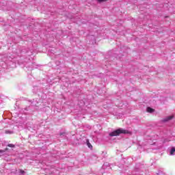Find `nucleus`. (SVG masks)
I'll use <instances>...</instances> for the list:
<instances>
[{"mask_svg": "<svg viewBox=\"0 0 175 175\" xmlns=\"http://www.w3.org/2000/svg\"><path fill=\"white\" fill-rule=\"evenodd\" d=\"M175 152V148H172L170 150V154L171 155H173V154H174Z\"/></svg>", "mask_w": 175, "mask_h": 175, "instance_id": "nucleus-5", "label": "nucleus"}, {"mask_svg": "<svg viewBox=\"0 0 175 175\" xmlns=\"http://www.w3.org/2000/svg\"><path fill=\"white\" fill-rule=\"evenodd\" d=\"M19 172H20L21 174H24L25 173V171H24L23 170H19Z\"/></svg>", "mask_w": 175, "mask_h": 175, "instance_id": "nucleus-8", "label": "nucleus"}, {"mask_svg": "<svg viewBox=\"0 0 175 175\" xmlns=\"http://www.w3.org/2000/svg\"><path fill=\"white\" fill-rule=\"evenodd\" d=\"M147 111H148V113H154L155 111V109H154L151 107H148L147 108Z\"/></svg>", "mask_w": 175, "mask_h": 175, "instance_id": "nucleus-3", "label": "nucleus"}, {"mask_svg": "<svg viewBox=\"0 0 175 175\" xmlns=\"http://www.w3.org/2000/svg\"><path fill=\"white\" fill-rule=\"evenodd\" d=\"M107 1L109 0H97V2H98V3H102V2H107Z\"/></svg>", "mask_w": 175, "mask_h": 175, "instance_id": "nucleus-7", "label": "nucleus"}, {"mask_svg": "<svg viewBox=\"0 0 175 175\" xmlns=\"http://www.w3.org/2000/svg\"><path fill=\"white\" fill-rule=\"evenodd\" d=\"M87 146L89 147V148H92V145H91L89 140H87Z\"/></svg>", "mask_w": 175, "mask_h": 175, "instance_id": "nucleus-4", "label": "nucleus"}, {"mask_svg": "<svg viewBox=\"0 0 175 175\" xmlns=\"http://www.w3.org/2000/svg\"><path fill=\"white\" fill-rule=\"evenodd\" d=\"M173 118V116H168L163 120L164 122H167V121H170Z\"/></svg>", "mask_w": 175, "mask_h": 175, "instance_id": "nucleus-2", "label": "nucleus"}, {"mask_svg": "<svg viewBox=\"0 0 175 175\" xmlns=\"http://www.w3.org/2000/svg\"><path fill=\"white\" fill-rule=\"evenodd\" d=\"M121 133H122L124 135H132V133L131 131L120 128V129H118L117 130L110 133L109 136H111V137H113L114 136H120V135H121Z\"/></svg>", "mask_w": 175, "mask_h": 175, "instance_id": "nucleus-1", "label": "nucleus"}, {"mask_svg": "<svg viewBox=\"0 0 175 175\" xmlns=\"http://www.w3.org/2000/svg\"><path fill=\"white\" fill-rule=\"evenodd\" d=\"M8 150V148H5V151Z\"/></svg>", "mask_w": 175, "mask_h": 175, "instance_id": "nucleus-10", "label": "nucleus"}, {"mask_svg": "<svg viewBox=\"0 0 175 175\" xmlns=\"http://www.w3.org/2000/svg\"><path fill=\"white\" fill-rule=\"evenodd\" d=\"M8 147H10L11 148H14V147H16V146H14V144H9L8 145Z\"/></svg>", "mask_w": 175, "mask_h": 175, "instance_id": "nucleus-6", "label": "nucleus"}, {"mask_svg": "<svg viewBox=\"0 0 175 175\" xmlns=\"http://www.w3.org/2000/svg\"><path fill=\"white\" fill-rule=\"evenodd\" d=\"M5 133H12V132H10V131H5Z\"/></svg>", "mask_w": 175, "mask_h": 175, "instance_id": "nucleus-9", "label": "nucleus"}]
</instances>
